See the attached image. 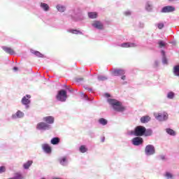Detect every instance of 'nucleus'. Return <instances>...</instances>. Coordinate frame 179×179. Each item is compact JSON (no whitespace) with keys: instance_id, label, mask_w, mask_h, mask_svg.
Returning a JSON list of instances; mask_svg holds the SVG:
<instances>
[{"instance_id":"f257e3e1","label":"nucleus","mask_w":179,"mask_h":179,"mask_svg":"<svg viewBox=\"0 0 179 179\" xmlns=\"http://www.w3.org/2000/svg\"><path fill=\"white\" fill-rule=\"evenodd\" d=\"M108 103H109L110 106L113 107L115 111H117L118 113H122V111H125V108L122 106V103L116 99H108Z\"/></svg>"},{"instance_id":"f03ea898","label":"nucleus","mask_w":179,"mask_h":179,"mask_svg":"<svg viewBox=\"0 0 179 179\" xmlns=\"http://www.w3.org/2000/svg\"><path fill=\"white\" fill-rule=\"evenodd\" d=\"M146 133V128L143 126H137L134 131H130V135H134V136H143Z\"/></svg>"},{"instance_id":"7ed1b4c3","label":"nucleus","mask_w":179,"mask_h":179,"mask_svg":"<svg viewBox=\"0 0 179 179\" xmlns=\"http://www.w3.org/2000/svg\"><path fill=\"white\" fill-rule=\"evenodd\" d=\"M56 99L59 101H66V99H68L66 91L65 90H59L56 96Z\"/></svg>"},{"instance_id":"20e7f679","label":"nucleus","mask_w":179,"mask_h":179,"mask_svg":"<svg viewBox=\"0 0 179 179\" xmlns=\"http://www.w3.org/2000/svg\"><path fill=\"white\" fill-rule=\"evenodd\" d=\"M155 117L158 121H166V120L169 119V114L166 112L163 113H155Z\"/></svg>"},{"instance_id":"39448f33","label":"nucleus","mask_w":179,"mask_h":179,"mask_svg":"<svg viewBox=\"0 0 179 179\" xmlns=\"http://www.w3.org/2000/svg\"><path fill=\"white\" fill-rule=\"evenodd\" d=\"M36 129H40V130H43V131L50 129V124H48L44 122H39L36 126Z\"/></svg>"},{"instance_id":"423d86ee","label":"nucleus","mask_w":179,"mask_h":179,"mask_svg":"<svg viewBox=\"0 0 179 179\" xmlns=\"http://www.w3.org/2000/svg\"><path fill=\"white\" fill-rule=\"evenodd\" d=\"M145 152L148 156H150L152 155H155V146L152 145H148L145 147Z\"/></svg>"},{"instance_id":"0eeeda50","label":"nucleus","mask_w":179,"mask_h":179,"mask_svg":"<svg viewBox=\"0 0 179 179\" xmlns=\"http://www.w3.org/2000/svg\"><path fill=\"white\" fill-rule=\"evenodd\" d=\"M92 26L98 30H103V29H104V25L99 20L94 21Z\"/></svg>"},{"instance_id":"6e6552de","label":"nucleus","mask_w":179,"mask_h":179,"mask_svg":"<svg viewBox=\"0 0 179 179\" xmlns=\"http://www.w3.org/2000/svg\"><path fill=\"white\" fill-rule=\"evenodd\" d=\"M132 143L134 146H139L143 143V138L141 137H135L132 139Z\"/></svg>"},{"instance_id":"1a4fd4ad","label":"nucleus","mask_w":179,"mask_h":179,"mask_svg":"<svg viewBox=\"0 0 179 179\" xmlns=\"http://www.w3.org/2000/svg\"><path fill=\"white\" fill-rule=\"evenodd\" d=\"M176 10V8L171 6H167L162 8V12L163 13H169L170 12H174Z\"/></svg>"},{"instance_id":"9d476101","label":"nucleus","mask_w":179,"mask_h":179,"mask_svg":"<svg viewBox=\"0 0 179 179\" xmlns=\"http://www.w3.org/2000/svg\"><path fill=\"white\" fill-rule=\"evenodd\" d=\"M114 76H121V75H125V71L123 69H116L113 72Z\"/></svg>"},{"instance_id":"9b49d317","label":"nucleus","mask_w":179,"mask_h":179,"mask_svg":"<svg viewBox=\"0 0 179 179\" xmlns=\"http://www.w3.org/2000/svg\"><path fill=\"white\" fill-rule=\"evenodd\" d=\"M3 50L7 54H10V55H14V54H15V50L12 48L3 47Z\"/></svg>"},{"instance_id":"f8f14e48","label":"nucleus","mask_w":179,"mask_h":179,"mask_svg":"<svg viewBox=\"0 0 179 179\" xmlns=\"http://www.w3.org/2000/svg\"><path fill=\"white\" fill-rule=\"evenodd\" d=\"M43 121H45L46 124H54V117L52 116H47L43 117Z\"/></svg>"},{"instance_id":"ddd939ff","label":"nucleus","mask_w":179,"mask_h":179,"mask_svg":"<svg viewBox=\"0 0 179 179\" xmlns=\"http://www.w3.org/2000/svg\"><path fill=\"white\" fill-rule=\"evenodd\" d=\"M30 96L27 95L26 96H24L22 99V103L24 106H27V104H30Z\"/></svg>"},{"instance_id":"4468645a","label":"nucleus","mask_w":179,"mask_h":179,"mask_svg":"<svg viewBox=\"0 0 179 179\" xmlns=\"http://www.w3.org/2000/svg\"><path fill=\"white\" fill-rule=\"evenodd\" d=\"M42 148L45 153H51V147L48 144H43Z\"/></svg>"},{"instance_id":"2eb2a0df","label":"nucleus","mask_w":179,"mask_h":179,"mask_svg":"<svg viewBox=\"0 0 179 179\" xmlns=\"http://www.w3.org/2000/svg\"><path fill=\"white\" fill-rule=\"evenodd\" d=\"M56 8H57L58 12L63 13V12H65V10H66V8L64 6H62V5H60V4H58L56 6Z\"/></svg>"},{"instance_id":"dca6fc26","label":"nucleus","mask_w":179,"mask_h":179,"mask_svg":"<svg viewBox=\"0 0 179 179\" xmlns=\"http://www.w3.org/2000/svg\"><path fill=\"white\" fill-rule=\"evenodd\" d=\"M150 121V117L149 116H144L141 118V122L142 124H146V122H149Z\"/></svg>"},{"instance_id":"f3484780","label":"nucleus","mask_w":179,"mask_h":179,"mask_svg":"<svg viewBox=\"0 0 179 179\" xmlns=\"http://www.w3.org/2000/svg\"><path fill=\"white\" fill-rule=\"evenodd\" d=\"M41 8H42V9H43V10H45V12L50 10V6L45 3H41Z\"/></svg>"},{"instance_id":"a211bd4d","label":"nucleus","mask_w":179,"mask_h":179,"mask_svg":"<svg viewBox=\"0 0 179 179\" xmlns=\"http://www.w3.org/2000/svg\"><path fill=\"white\" fill-rule=\"evenodd\" d=\"M88 17H90V19H96L97 18V13H96V12L88 13Z\"/></svg>"},{"instance_id":"6ab92c4d","label":"nucleus","mask_w":179,"mask_h":179,"mask_svg":"<svg viewBox=\"0 0 179 179\" xmlns=\"http://www.w3.org/2000/svg\"><path fill=\"white\" fill-rule=\"evenodd\" d=\"M60 141L61 140L59 139V138L55 137V138H52L51 143H52V145H58V143H59Z\"/></svg>"},{"instance_id":"aec40b11","label":"nucleus","mask_w":179,"mask_h":179,"mask_svg":"<svg viewBox=\"0 0 179 179\" xmlns=\"http://www.w3.org/2000/svg\"><path fill=\"white\" fill-rule=\"evenodd\" d=\"M31 164H33V161H28L27 162L23 164V167L24 169L27 170V169H29L30 166H31Z\"/></svg>"},{"instance_id":"412c9836","label":"nucleus","mask_w":179,"mask_h":179,"mask_svg":"<svg viewBox=\"0 0 179 179\" xmlns=\"http://www.w3.org/2000/svg\"><path fill=\"white\" fill-rule=\"evenodd\" d=\"M99 124H101V125H107L108 121H107V120H106L104 118H100L99 120Z\"/></svg>"},{"instance_id":"4be33fe9","label":"nucleus","mask_w":179,"mask_h":179,"mask_svg":"<svg viewBox=\"0 0 179 179\" xmlns=\"http://www.w3.org/2000/svg\"><path fill=\"white\" fill-rule=\"evenodd\" d=\"M173 72L176 76H179V65L174 67Z\"/></svg>"},{"instance_id":"5701e85b","label":"nucleus","mask_w":179,"mask_h":179,"mask_svg":"<svg viewBox=\"0 0 179 179\" xmlns=\"http://www.w3.org/2000/svg\"><path fill=\"white\" fill-rule=\"evenodd\" d=\"M87 151V148H86V145H81L80 147V152H81V153H86Z\"/></svg>"},{"instance_id":"b1692460","label":"nucleus","mask_w":179,"mask_h":179,"mask_svg":"<svg viewBox=\"0 0 179 179\" xmlns=\"http://www.w3.org/2000/svg\"><path fill=\"white\" fill-rule=\"evenodd\" d=\"M24 116V113H23L22 111L18 110L16 113V117H17V118H22V117Z\"/></svg>"},{"instance_id":"393cba45","label":"nucleus","mask_w":179,"mask_h":179,"mask_svg":"<svg viewBox=\"0 0 179 179\" xmlns=\"http://www.w3.org/2000/svg\"><path fill=\"white\" fill-rule=\"evenodd\" d=\"M166 132L169 135H172V136L176 135V131H174V130H173L171 129H166Z\"/></svg>"},{"instance_id":"a878e982","label":"nucleus","mask_w":179,"mask_h":179,"mask_svg":"<svg viewBox=\"0 0 179 179\" xmlns=\"http://www.w3.org/2000/svg\"><path fill=\"white\" fill-rule=\"evenodd\" d=\"M167 97L170 99H174V92H170L167 94Z\"/></svg>"},{"instance_id":"bb28decb","label":"nucleus","mask_w":179,"mask_h":179,"mask_svg":"<svg viewBox=\"0 0 179 179\" xmlns=\"http://www.w3.org/2000/svg\"><path fill=\"white\" fill-rule=\"evenodd\" d=\"M70 31L73 34H82V32H80V31H78L76 29H71Z\"/></svg>"},{"instance_id":"cd10ccee","label":"nucleus","mask_w":179,"mask_h":179,"mask_svg":"<svg viewBox=\"0 0 179 179\" xmlns=\"http://www.w3.org/2000/svg\"><path fill=\"white\" fill-rule=\"evenodd\" d=\"M122 48H129V43H124L121 44Z\"/></svg>"},{"instance_id":"c85d7f7f","label":"nucleus","mask_w":179,"mask_h":179,"mask_svg":"<svg viewBox=\"0 0 179 179\" xmlns=\"http://www.w3.org/2000/svg\"><path fill=\"white\" fill-rule=\"evenodd\" d=\"M159 46L160 48H163V47H166V43H164V42L163 41H160L159 43Z\"/></svg>"},{"instance_id":"c756f323","label":"nucleus","mask_w":179,"mask_h":179,"mask_svg":"<svg viewBox=\"0 0 179 179\" xmlns=\"http://www.w3.org/2000/svg\"><path fill=\"white\" fill-rule=\"evenodd\" d=\"M34 54L35 55H36V57H39L40 58H43V54L40 53V52H38V51H35L34 52Z\"/></svg>"},{"instance_id":"7c9ffc66","label":"nucleus","mask_w":179,"mask_h":179,"mask_svg":"<svg viewBox=\"0 0 179 179\" xmlns=\"http://www.w3.org/2000/svg\"><path fill=\"white\" fill-rule=\"evenodd\" d=\"M65 162H66V157H63L61 159H59V163L62 164V166H64L65 164Z\"/></svg>"},{"instance_id":"2f4dec72","label":"nucleus","mask_w":179,"mask_h":179,"mask_svg":"<svg viewBox=\"0 0 179 179\" xmlns=\"http://www.w3.org/2000/svg\"><path fill=\"white\" fill-rule=\"evenodd\" d=\"M98 80H107V77L103 76H98Z\"/></svg>"},{"instance_id":"473e14b6","label":"nucleus","mask_w":179,"mask_h":179,"mask_svg":"<svg viewBox=\"0 0 179 179\" xmlns=\"http://www.w3.org/2000/svg\"><path fill=\"white\" fill-rule=\"evenodd\" d=\"M157 27H158V29H159V30H162V29H163V27H164V24L163 22L159 23L157 24Z\"/></svg>"},{"instance_id":"72a5a7b5","label":"nucleus","mask_w":179,"mask_h":179,"mask_svg":"<svg viewBox=\"0 0 179 179\" xmlns=\"http://www.w3.org/2000/svg\"><path fill=\"white\" fill-rule=\"evenodd\" d=\"M166 177H167V178H173V175L169 172H166Z\"/></svg>"},{"instance_id":"f704fd0d","label":"nucleus","mask_w":179,"mask_h":179,"mask_svg":"<svg viewBox=\"0 0 179 179\" xmlns=\"http://www.w3.org/2000/svg\"><path fill=\"white\" fill-rule=\"evenodd\" d=\"M6 171V169L5 168V166H0V173H5Z\"/></svg>"},{"instance_id":"c9c22d12","label":"nucleus","mask_w":179,"mask_h":179,"mask_svg":"<svg viewBox=\"0 0 179 179\" xmlns=\"http://www.w3.org/2000/svg\"><path fill=\"white\" fill-rule=\"evenodd\" d=\"M137 45H136V43H129V48H132V47H136Z\"/></svg>"},{"instance_id":"e433bc0d","label":"nucleus","mask_w":179,"mask_h":179,"mask_svg":"<svg viewBox=\"0 0 179 179\" xmlns=\"http://www.w3.org/2000/svg\"><path fill=\"white\" fill-rule=\"evenodd\" d=\"M85 80V78H76V82H83V80Z\"/></svg>"},{"instance_id":"4c0bfd02","label":"nucleus","mask_w":179,"mask_h":179,"mask_svg":"<svg viewBox=\"0 0 179 179\" xmlns=\"http://www.w3.org/2000/svg\"><path fill=\"white\" fill-rule=\"evenodd\" d=\"M104 141H106V137L103 136L101 138V142H104Z\"/></svg>"},{"instance_id":"58836bf2","label":"nucleus","mask_w":179,"mask_h":179,"mask_svg":"<svg viewBox=\"0 0 179 179\" xmlns=\"http://www.w3.org/2000/svg\"><path fill=\"white\" fill-rule=\"evenodd\" d=\"M121 78H122V80H125L126 77H125V76H122Z\"/></svg>"},{"instance_id":"ea45409f","label":"nucleus","mask_w":179,"mask_h":179,"mask_svg":"<svg viewBox=\"0 0 179 179\" xmlns=\"http://www.w3.org/2000/svg\"><path fill=\"white\" fill-rule=\"evenodd\" d=\"M161 159H162V160H164V159H165V158H164V155H162V156H161Z\"/></svg>"},{"instance_id":"a19ab883","label":"nucleus","mask_w":179,"mask_h":179,"mask_svg":"<svg viewBox=\"0 0 179 179\" xmlns=\"http://www.w3.org/2000/svg\"><path fill=\"white\" fill-rule=\"evenodd\" d=\"M17 67H13V71H17Z\"/></svg>"},{"instance_id":"79ce46f5","label":"nucleus","mask_w":179,"mask_h":179,"mask_svg":"<svg viewBox=\"0 0 179 179\" xmlns=\"http://www.w3.org/2000/svg\"><path fill=\"white\" fill-rule=\"evenodd\" d=\"M106 96H107V97H110V94H106Z\"/></svg>"},{"instance_id":"37998d69","label":"nucleus","mask_w":179,"mask_h":179,"mask_svg":"<svg viewBox=\"0 0 179 179\" xmlns=\"http://www.w3.org/2000/svg\"><path fill=\"white\" fill-rule=\"evenodd\" d=\"M164 63H165V64H167V60L165 59V60H164Z\"/></svg>"},{"instance_id":"c03bdc74","label":"nucleus","mask_w":179,"mask_h":179,"mask_svg":"<svg viewBox=\"0 0 179 179\" xmlns=\"http://www.w3.org/2000/svg\"><path fill=\"white\" fill-rule=\"evenodd\" d=\"M162 54H164V50H162Z\"/></svg>"},{"instance_id":"a18cd8bd","label":"nucleus","mask_w":179,"mask_h":179,"mask_svg":"<svg viewBox=\"0 0 179 179\" xmlns=\"http://www.w3.org/2000/svg\"><path fill=\"white\" fill-rule=\"evenodd\" d=\"M13 118H15V115H13Z\"/></svg>"},{"instance_id":"49530a36","label":"nucleus","mask_w":179,"mask_h":179,"mask_svg":"<svg viewBox=\"0 0 179 179\" xmlns=\"http://www.w3.org/2000/svg\"><path fill=\"white\" fill-rule=\"evenodd\" d=\"M69 92H72V90H70Z\"/></svg>"}]
</instances>
